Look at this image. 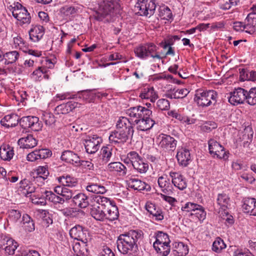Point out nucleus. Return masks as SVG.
Returning <instances> with one entry per match:
<instances>
[{
	"mask_svg": "<svg viewBox=\"0 0 256 256\" xmlns=\"http://www.w3.org/2000/svg\"><path fill=\"white\" fill-rule=\"evenodd\" d=\"M142 238L141 230H130L120 234L116 240L118 250L123 254H132L138 250V240Z\"/></svg>",
	"mask_w": 256,
	"mask_h": 256,
	"instance_id": "1",
	"label": "nucleus"
},
{
	"mask_svg": "<svg viewBox=\"0 0 256 256\" xmlns=\"http://www.w3.org/2000/svg\"><path fill=\"white\" fill-rule=\"evenodd\" d=\"M126 114L132 118H136L134 122L137 125L138 130H149L156 124L155 121L150 118L152 111L140 106L128 109Z\"/></svg>",
	"mask_w": 256,
	"mask_h": 256,
	"instance_id": "2",
	"label": "nucleus"
},
{
	"mask_svg": "<svg viewBox=\"0 0 256 256\" xmlns=\"http://www.w3.org/2000/svg\"><path fill=\"white\" fill-rule=\"evenodd\" d=\"M216 92L214 90H198L195 94L194 100L198 106H208L216 104Z\"/></svg>",
	"mask_w": 256,
	"mask_h": 256,
	"instance_id": "3",
	"label": "nucleus"
},
{
	"mask_svg": "<svg viewBox=\"0 0 256 256\" xmlns=\"http://www.w3.org/2000/svg\"><path fill=\"white\" fill-rule=\"evenodd\" d=\"M158 47L152 43H146L136 48L134 52L136 56L140 59H146L148 56L153 58L162 59V57L156 52Z\"/></svg>",
	"mask_w": 256,
	"mask_h": 256,
	"instance_id": "4",
	"label": "nucleus"
},
{
	"mask_svg": "<svg viewBox=\"0 0 256 256\" xmlns=\"http://www.w3.org/2000/svg\"><path fill=\"white\" fill-rule=\"evenodd\" d=\"M158 146L165 151H174L176 147L177 140L170 135L161 134L156 138Z\"/></svg>",
	"mask_w": 256,
	"mask_h": 256,
	"instance_id": "5",
	"label": "nucleus"
},
{
	"mask_svg": "<svg viewBox=\"0 0 256 256\" xmlns=\"http://www.w3.org/2000/svg\"><path fill=\"white\" fill-rule=\"evenodd\" d=\"M19 124L24 129L31 128L34 131L42 130V124L39 120V118L34 116H23L19 120Z\"/></svg>",
	"mask_w": 256,
	"mask_h": 256,
	"instance_id": "6",
	"label": "nucleus"
},
{
	"mask_svg": "<svg viewBox=\"0 0 256 256\" xmlns=\"http://www.w3.org/2000/svg\"><path fill=\"white\" fill-rule=\"evenodd\" d=\"M102 140L96 134L87 136L84 140V145L87 153L92 154L96 153L100 148Z\"/></svg>",
	"mask_w": 256,
	"mask_h": 256,
	"instance_id": "7",
	"label": "nucleus"
},
{
	"mask_svg": "<svg viewBox=\"0 0 256 256\" xmlns=\"http://www.w3.org/2000/svg\"><path fill=\"white\" fill-rule=\"evenodd\" d=\"M12 16L20 22L21 26L24 24H29L31 22V16L30 14L25 7L19 4L16 8L14 7L12 12Z\"/></svg>",
	"mask_w": 256,
	"mask_h": 256,
	"instance_id": "8",
	"label": "nucleus"
},
{
	"mask_svg": "<svg viewBox=\"0 0 256 256\" xmlns=\"http://www.w3.org/2000/svg\"><path fill=\"white\" fill-rule=\"evenodd\" d=\"M133 135L132 134H128V132L116 129L112 132L109 136V140L112 145L118 144V146H122L128 138H132Z\"/></svg>",
	"mask_w": 256,
	"mask_h": 256,
	"instance_id": "9",
	"label": "nucleus"
},
{
	"mask_svg": "<svg viewBox=\"0 0 256 256\" xmlns=\"http://www.w3.org/2000/svg\"><path fill=\"white\" fill-rule=\"evenodd\" d=\"M70 237L75 240L81 241L84 244H86L90 239L88 230L80 225H76L70 230Z\"/></svg>",
	"mask_w": 256,
	"mask_h": 256,
	"instance_id": "10",
	"label": "nucleus"
},
{
	"mask_svg": "<svg viewBox=\"0 0 256 256\" xmlns=\"http://www.w3.org/2000/svg\"><path fill=\"white\" fill-rule=\"evenodd\" d=\"M246 90L242 88H238L230 93L228 102L233 106L243 104L246 98Z\"/></svg>",
	"mask_w": 256,
	"mask_h": 256,
	"instance_id": "11",
	"label": "nucleus"
},
{
	"mask_svg": "<svg viewBox=\"0 0 256 256\" xmlns=\"http://www.w3.org/2000/svg\"><path fill=\"white\" fill-rule=\"evenodd\" d=\"M242 208L244 212L256 216V200L254 198H244L242 200Z\"/></svg>",
	"mask_w": 256,
	"mask_h": 256,
	"instance_id": "12",
	"label": "nucleus"
},
{
	"mask_svg": "<svg viewBox=\"0 0 256 256\" xmlns=\"http://www.w3.org/2000/svg\"><path fill=\"white\" fill-rule=\"evenodd\" d=\"M114 10V4L110 1L104 2L100 5L97 12L96 19L102 20L106 16L110 14Z\"/></svg>",
	"mask_w": 256,
	"mask_h": 256,
	"instance_id": "13",
	"label": "nucleus"
},
{
	"mask_svg": "<svg viewBox=\"0 0 256 256\" xmlns=\"http://www.w3.org/2000/svg\"><path fill=\"white\" fill-rule=\"evenodd\" d=\"M170 176L171 177L172 184L180 190H184L187 186V183L185 178L179 172H170Z\"/></svg>",
	"mask_w": 256,
	"mask_h": 256,
	"instance_id": "14",
	"label": "nucleus"
},
{
	"mask_svg": "<svg viewBox=\"0 0 256 256\" xmlns=\"http://www.w3.org/2000/svg\"><path fill=\"white\" fill-rule=\"evenodd\" d=\"M176 157L179 164L182 166H186L191 160L190 152L186 148H178Z\"/></svg>",
	"mask_w": 256,
	"mask_h": 256,
	"instance_id": "15",
	"label": "nucleus"
},
{
	"mask_svg": "<svg viewBox=\"0 0 256 256\" xmlns=\"http://www.w3.org/2000/svg\"><path fill=\"white\" fill-rule=\"evenodd\" d=\"M61 160L74 166H78L80 158L78 154L71 150H65L61 155Z\"/></svg>",
	"mask_w": 256,
	"mask_h": 256,
	"instance_id": "16",
	"label": "nucleus"
},
{
	"mask_svg": "<svg viewBox=\"0 0 256 256\" xmlns=\"http://www.w3.org/2000/svg\"><path fill=\"white\" fill-rule=\"evenodd\" d=\"M128 184L129 188L137 190L150 191L151 187L150 184L138 178H130L128 180Z\"/></svg>",
	"mask_w": 256,
	"mask_h": 256,
	"instance_id": "17",
	"label": "nucleus"
},
{
	"mask_svg": "<svg viewBox=\"0 0 256 256\" xmlns=\"http://www.w3.org/2000/svg\"><path fill=\"white\" fill-rule=\"evenodd\" d=\"M134 124H132L127 118L122 116L119 118L116 122V128L134 134Z\"/></svg>",
	"mask_w": 256,
	"mask_h": 256,
	"instance_id": "18",
	"label": "nucleus"
},
{
	"mask_svg": "<svg viewBox=\"0 0 256 256\" xmlns=\"http://www.w3.org/2000/svg\"><path fill=\"white\" fill-rule=\"evenodd\" d=\"M254 132L251 126L246 128L244 131V134L240 137V140H238L237 142H240V146L244 148H249V146L252 141Z\"/></svg>",
	"mask_w": 256,
	"mask_h": 256,
	"instance_id": "19",
	"label": "nucleus"
},
{
	"mask_svg": "<svg viewBox=\"0 0 256 256\" xmlns=\"http://www.w3.org/2000/svg\"><path fill=\"white\" fill-rule=\"evenodd\" d=\"M208 149L210 154H214V156L221 159L224 158V148L219 143L210 140L208 142Z\"/></svg>",
	"mask_w": 256,
	"mask_h": 256,
	"instance_id": "20",
	"label": "nucleus"
},
{
	"mask_svg": "<svg viewBox=\"0 0 256 256\" xmlns=\"http://www.w3.org/2000/svg\"><path fill=\"white\" fill-rule=\"evenodd\" d=\"M78 102H68L58 106L55 108L56 113L58 114H66L72 111L74 109L80 105Z\"/></svg>",
	"mask_w": 256,
	"mask_h": 256,
	"instance_id": "21",
	"label": "nucleus"
},
{
	"mask_svg": "<svg viewBox=\"0 0 256 256\" xmlns=\"http://www.w3.org/2000/svg\"><path fill=\"white\" fill-rule=\"evenodd\" d=\"M18 144L20 148H33L37 145L38 140L32 134L20 138Z\"/></svg>",
	"mask_w": 256,
	"mask_h": 256,
	"instance_id": "22",
	"label": "nucleus"
},
{
	"mask_svg": "<svg viewBox=\"0 0 256 256\" xmlns=\"http://www.w3.org/2000/svg\"><path fill=\"white\" fill-rule=\"evenodd\" d=\"M158 182L162 191L167 194H170L172 193V186L170 183V179L166 175L162 176L158 178Z\"/></svg>",
	"mask_w": 256,
	"mask_h": 256,
	"instance_id": "23",
	"label": "nucleus"
},
{
	"mask_svg": "<svg viewBox=\"0 0 256 256\" xmlns=\"http://www.w3.org/2000/svg\"><path fill=\"white\" fill-rule=\"evenodd\" d=\"M28 33L30 38L32 41L38 42L42 38L44 33V30L42 26H32Z\"/></svg>",
	"mask_w": 256,
	"mask_h": 256,
	"instance_id": "24",
	"label": "nucleus"
},
{
	"mask_svg": "<svg viewBox=\"0 0 256 256\" xmlns=\"http://www.w3.org/2000/svg\"><path fill=\"white\" fill-rule=\"evenodd\" d=\"M140 174L146 173L148 169V164L138 154L132 166Z\"/></svg>",
	"mask_w": 256,
	"mask_h": 256,
	"instance_id": "25",
	"label": "nucleus"
},
{
	"mask_svg": "<svg viewBox=\"0 0 256 256\" xmlns=\"http://www.w3.org/2000/svg\"><path fill=\"white\" fill-rule=\"evenodd\" d=\"M18 115L11 114L6 116L0 121V124L6 128L14 127L19 123Z\"/></svg>",
	"mask_w": 256,
	"mask_h": 256,
	"instance_id": "26",
	"label": "nucleus"
},
{
	"mask_svg": "<svg viewBox=\"0 0 256 256\" xmlns=\"http://www.w3.org/2000/svg\"><path fill=\"white\" fill-rule=\"evenodd\" d=\"M72 202L80 208H86L89 204L88 197L83 193H78L73 196Z\"/></svg>",
	"mask_w": 256,
	"mask_h": 256,
	"instance_id": "27",
	"label": "nucleus"
},
{
	"mask_svg": "<svg viewBox=\"0 0 256 256\" xmlns=\"http://www.w3.org/2000/svg\"><path fill=\"white\" fill-rule=\"evenodd\" d=\"M140 97L142 99L150 100L151 102H154L158 98V95L153 87H146L142 90Z\"/></svg>",
	"mask_w": 256,
	"mask_h": 256,
	"instance_id": "28",
	"label": "nucleus"
},
{
	"mask_svg": "<svg viewBox=\"0 0 256 256\" xmlns=\"http://www.w3.org/2000/svg\"><path fill=\"white\" fill-rule=\"evenodd\" d=\"M14 154L13 148L8 144H2L0 147V158L4 160L10 161Z\"/></svg>",
	"mask_w": 256,
	"mask_h": 256,
	"instance_id": "29",
	"label": "nucleus"
},
{
	"mask_svg": "<svg viewBox=\"0 0 256 256\" xmlns=\"http://www.w3.org/2000/svg\"><path fill=\"white\" fill-rule=\"evenodd\" d=\"M172 248L173 254L176 256H185L188 252V246L182 242H174Z\"/></svg>",
	"mask_w": 256,
	"mask_h": 256,
	"instance_id": "30",
	"label": "nucleus"
},
{
	"mask_svg": "<svg viewBox=\"0 0 256 256\" xmlns=\"http://www.w3.org/2000/svg\"><path fill=\"white\" fill-rule=\"evenodd\" d=\"M108 169L112 172H116L119 176H124L126 174L127 168L120 162H113L109 164Z\"/></svg>",
	"mask_w": 256,
	"mask_h": 256,
	"instance_id": "31",
	"label": "nucleus"
},
{
	"mask_svg": "<svg viewBox=\"0 0 256 256\" xmlns=\"http://www.w3.org/2000/svg\"><path fill=\"white\" fill-rule=\"evenodd\" d=\"M154 237L156 241L153 244V246L156 247V245L170 244V240L168 234L162 231H157L154 233Z\"/></svg>",
	"mask_w": 256,
	"mask_h": 256,
	"instance_id": "32",
	"label": "nucleus"
},
{
	"mask_svg": "<svg viewBox=\"0 0 256 256\" xmlns=\"http://www.w3.org/2000/svg\"><path fill=\"white\" fill-rule=\"evenodd\" d=\"M20 224L22 226L26 232H32L34 230L35 226L34 222L28 214H23Z\"/></svg>",
	"mask_w": 256,
	"mask_h": 256,
	"instance_id": "33",
	"label": "nucleus"
},
{
	"mask_svg": "<svg viewBox=\"0 0 256 256\" xmlns=\"http://www.w3.org/2000/svg\"><path fill=\"white\" fill-rule=\"evenodd\" d=\"M106 209L94 204L90 210L92 216L97 220H103L106 217Z\"/></svg>",
	"mask_w": 256,
	"mask_h": 256,
	"instance_id": "34",
	"label": "nucleus"
},
{
	"mask_svg": "<svg viewBox=\"0 0 256 256\" xmlns=\"http://www.w3.org/2000/svg\"><path fill=\"white\" fill-rule=\"evenodd\" d=\"M118 215V208L114 202L106 210L105 218L109 220L112 221L116 220Z\"/></svg>",
	"mask_w": 256,
	"mask_h": 256,
	"instance_id": "35",
	"label": "nucleus"
},
{
	"mask_svg": "<svg viewBox=\"0 0 256 256\" xmlns=\"http://www.w3.org/2000/svg\"><path fill=\"white\" fill-rule=\"evenodd\" d=\"M3 60H4L5 64H12L15 62L19 58L20 54L16 50L3 52Z\"/></svg>",
	"mask_w": 256,
	"mask_h": 256,
	"instance_id": "36",
	"label": "nucleus"
},
{
	"mask_svg": "<svg viewBox=\"0 0 256 256\" xmlns=\"http://www.w3.org/2000/svg\"><path fill=\"white\" fill-rule=\"evenodd\" d=\"M94 200L96 202V206L106 210L114 202L110 198L101 196L95 197Z\"/></svg>",
	"mask_w": 256,
	"mask_h": 256,
	"instance_id": "37",
	"label": "nucleus"
},
{
	"mask_svg": "<svg viewBox=\"0 0 256 256\" xmlns=\"http://www.w3.org/2000/svg\"><path fill=\"white\" fill-rule=\"evenodd\" d=\"M58 181L63 186L71 188L76 186L78 184L76 179L69 175L60 176L58 178Z\"/></svg>",
	"mask_w": 256,
	"mask_h": 256,
	"instance_id": "38",
	"label": "nucleus"
},
{
	"mask_svg": "<svg viewBox=\"0 0 256 256\" xmlns=\"http://www.w3.org/2000/svg\"><path fill=\"white\" fill-rule=\"evenodd\" d=\"M86 190L92 193L100 194H104L106 191V190L104 186L100 184L94 183H88V185L86 187Z\"/></svg>",
	"mask_w": 256,
	"mask_h": 256,
	"instance_id": "39",
	"label": "nucleus"
},
{
	"mask_svg": "<svg viewBox=\"0 0 256 256\" xmlns=\"http://www.w3.org/2000/svg\"><path fill=\"white\" fill-rule=\"evenodd\" d=\"M78 94L77 98L82 100L84 101L90 102L92 101L96 96V94H94L92 90H86L78 92Z\"/></svg>",
	"mask_w": 256,
	"mask_h": 256,
	"instance_id": "40",
	"label": "nucleus"
},
{
	"mask_svg": "<svg viewBox=\"0 0 256 256\" xmlns=\"http://www.w3.org/2000/svg\"><path fill=\"white\" fill-rule=\"evenodd\" d=\"M245 102L250 106L256 104V88H252L248 91L246 90Z\"/></svg>",
	"mask_w": 256,
	"mask_h": 256,
	"instance_id": "41",
	"label": "nucleus"
},
{
	"mask_svg": "<svg viewBox=\"0 0 256 256\" xmlns=\"http://www.w3.org/2000/svg\"><path fill=\"white\" fill-rule=\"evenodd\" d=\"M146 6L147 0H138L134 6L135 10H138V13L140 16H148Z\"/></svg>",
	"mask_w": 256,
	"mask_h": 256,
	"instance_id": "42",
	"label": "nucleus"
},
{
	"mask_svg": "<svg viewBox=\"0 0 256 256\" xmlns=\"http://www.w3.org/2000/svg\"><path fill=\"white\" fill-rule=\"evenodd\" d=\"M6 244V246L4 248L6 254L13 255L18 246V244L14 240L10 238L7 240Z\"/></svg>",
	"mask_w": 256,
	"mask_h": 256,
	"instance_id": "43",
	"label": "nucleus"
},
{
	"mask_svg": "<svg viewBox=\"0 0 256 256\" xmlns=\"http://www.w3.org/2000/svg\"><path fill=\"white\" fill-rule=\"evenodd\" d=\"M36 172L37 176L36 177V180L37 181L46 180L50 174L48 168L46 166H38Z\"/></svg>",
	"mask_w": 256,
	"mask_h": 256,
	"instance_id": "44",
	"label": "nucleus"
},
{
	"mask_svg": "<svg viewBox=\"0 0 256 256\" xmlns=\"http://www.w3.org/2000/svg\"><path fill=\"white\" fill-rule=\"evenodd\" d=\"M112 148L110 146H103L101 149V156L104 164H106L112 157Z\"/></svg>",
	"mask_w": 256,
	"mask_h": 256,
	"instance_id": "45",
	"label": "nucleus"
},
{
	"mask_svg": "<svg viewBox=\"0 0 256 256\" xmlns=\"http://www.w3.org/2000/svg\"><path fill=\"white\" fill-rule=\"evenodd\" d=\"M196 209L193 210L192 213H190L191 216H194L198 218L200 221H203L206 217V212L204 208L199 204V207H196Z\"/></svg>",
	"mask_w": 256,
	"mask_h": 256,
	"instance_id": "46",
	"label": "nucleus"
},
{
	"mask_svg": "<svg viewBox=\"0 0 256 256\" xmlns=\"http://www.w3.org/2000/svg\"><path fill=\"white\" fill-rule=\"evenodd\" d=\"M154 248L160 256H167L170 250V244H158Z\"/></svg>",
	"mask_w": 256,
	"mask_h": 256,
	"instance_id": "47",
	"label": "nucleus"
},
{
	"mask_svg": "<svg viewBox=\"0 0 256 256\" xmlns=\"http://www.w3.org/2000/svg\"><path fill=\"white\" fill-rule=\"evenodd\" d=\"M158 16L162 19L168 20L172 18V12L168 6H162L160 7Z\"/></svg>",
	"mask_w": 256,
	"mask_h": 256,
	"instance_id": "48",
	"label": "nucleus"
},
{
	"mask_svg": "<svg viewBox=\"0 0 256 256\" xmlns=\"http://www.w3.org/2000/svg\"><path fill=\"white\" fill-rule=\"evenodd\" d=\"M217 206L216 207V210L219 214L220 216L222 218L224 216V196L222 194H218L217 198Z\"/></svg>",
	"mask_w": 256,
	"mask_h": 256,
	"instance_id": "49",
	"label": "nucleus"
},
{
	"mask_svg": "<svg viewBox=\"0 0 256 256\" xmlns=\"http://www.w3.org/2000/svg\"><path fill=\"white\" fill-rule=\"evenodd\" d=\"M13 44L15 48H18L24 52H26V42L20 36H18L13 38Z\"/></svg>",
	"mask_w": 256,
	"mask_h": 256,
	"instance_id": "50",
	"label": "nucleus"
},
{
	"mask_svg": "<svg viewBox=\"0 0 256 256\" xmlns=\"http://www.w3.org/2000/svg\"><path fill=\"white\" fill-rule=\"evenodd\" d=\"M252 12L250 13L246 18L245 21L249 22L250 24L254 28L256 26V6L252 8Z\"/></svg>",
	"mask_w": 256,
	"mask_h": 256,
	"instance_id": "51",
	"label": "nucleus"
},
{
	"mask_svg": "<svg viewBox=\"0 0 256 256\" xmlns=\"http://www.w3.org/2000/svg\"><path fill=\"white\" fill-rule=\"evenodd\" d=\"M42 119L46 126H52L55 122V118L54 114L52 113L44 112L42 115Z\"/></svg>",
	"mask_w": 256,
	"mask_h": 256,
	"instance_id": "52",
	"label": "nucleus"
},
{
	"mask_svg": "<svg viewBox=\"0 0 256 256\" xmlns=\"http://www.w3.org/2000/svg\"><path fill=\"white\" fill-rule=\"evenodd\" d=\"M224 246V242L220 238H217L214 242L212 250L218 253L221 252Z\"/></svg>",
	"mask_w": 256,
	"mask_h": 256,
	"instance_id": "53",
	"label": "nucleus"
},
{
	"mask_svg": "<svg viewBox=\"0 0 256 256\" xmlns=\"http://www.w3.org/2000/svg\"><path fill=\"white\" fill-rule=\"evenodd\" d=\"M21 216L19 210H11L8 212L9 220L12 223H16L20 218Z\"/></svg>",
	"mask_w": 256,
	"mask_h": 256,
	"instance_id": "54",
	"label": "nucleus"
},
{
	"mask_svg": "<svg viewBox=\"0 0 256 256\" xmlns=\"http://www.w3.org/2000/svg\"><path fill=\"white\" fill-rule=\"evenodd\" d=\"M137 155L138 153L134 151L128 152L123 160L124 163L127 164H132V166L134 162L136 161Z\"/></svg>",
	"mask_w": 256,
	"mask_h": 256,
	"instance_id": "55",
	"label": "nucleus"
},
{
	"mask_svg": "<svg viewBox=\"0 0 256 256\" xmlns=\"http://www.w3.org/2000/svg\"><path fill=\"white\" fill-rule=\"evenodd\" d=\"M157 107L162 110H168L170 108V104L168 100L162 98L158 100L156 102Z\"/></svg>",
	"mask_w": 256,
	"mask_h": 256,
	"instance_id": "56",
	"label": "nucleus"
},
{
	"mask_svg": "<svg viewBox=\"0 0 256 256\" xmlns=\"http://www.w3.org/2000/svg\"><path fill=\"white\" fill-rule=\"evenodd\" d=\"M196 207H199V204L195 203L188 202L182 206L181 210L183 212L192 213L193 210L196 209Z\"/></svg>",
	"mask_w": 256,
	"mask_h": 256,
	"instance_id": "57",
	"label": "nucleus"
},
{
	"mask_svg": "<svg viewBox=\"0 0 256 256\" xmlns=\"http://www.w3.org/2000/svg\"><path fill=\"white\" fill-rule=\"evenodd\" d=\"M72 246L74 254V256H82L84 254V252L81 250L80 244L79 242L74 241Z\"/></svg>",
	"mask_w": 256,
	"mask_h": 256,
	"instance_id": "58",
	"label": "nucleus"
},
{
	"mask_svg": "<svg viewBox=\"0 0 256 256\" xmlns=\"http://www.w3.org/2000/svg\"><path fill=\"white\" fill-rule=\"evenodd\" d=\"M77 97L78 94H71L70 92L58 94L56 96V98L60 100L66 99H76Z\"/></svg>",
	"mask_w": 256,
	"mask_h": 256,
	"instance_id": "59",
	"label": "nucleus"
},
{
	"mask_svg": "<svg viewBox=\"0 0 256 256\" xmlns=\"http://www.w3.org/2000/svg\"><path fill=\"white\" fill-rule=\"evenodd\" d=\"M156 8V4L154 0H147L146 10H148V16H152Z\"/></svg>",
	"mask_w": 256,
	"mask_h": 256,
	"instance_id": "60",
	"label": "nucleus"
},
{
	"mask_svg": "<svg viewBox=\"0 0 256 256\" xmlns=\"http://www.w3.org/2000/svg\"><path fill=\"white\" fill-rule=\"evenodd\" d=\"M38 158L39 159L46 158L52 155V152L46 148H42L37 150Z\"/></svg>",
	"mask_w": 256,
	"mask_h": 256,
	"instance_id": "61",
	"label": "nucleus"
},
{
	"mask_svg": "<svg viewBox=\"0 0 256 256\" xmlns=\"http://www.w3.org/2000/svg\"><path fill=\"white\" fill-rule=\"evenodd\" d=\"M42 214L43 216V221L45 223V226H48L50 224H52V219L50 218L49 216V212L48 211L43 210L42 212Z\"/></svg>",
	"mask_w": 256,
	"mask_h": 256,
	"instance_id": "62",
	"label": "nucleus"
},
{
	"mask_svg": "<svg viewBox=\"0 0 256 256\" xmlns=\"http://www.w3.org/2000/svg\"><path fill=\"white\" fill-rule=\"evenodd\" d=\"M78 166H81L86 170H92L94 169V164L90 161L80 160Z\"/></svg>",
	"mask_w": 256,
	"mask_h": 256,
	"instance_id": "63",
	"label": "nucleus"
},
{
	"mask_svg": "<svg viewBox=\"0 0 256 256\" xmlns=\"http://www.w3.org/2000/svg\"><path fill=\"white\" fill-rule=\"evenodd\" d=\"M74 193L72 192V190H70V188L65 187L62 196V198H64V200H68L72 198H73V196H74Z\"/></svg>",
	"mask_w": 256,
	"mask_h": 256,
	"instance_id": "64",
	"label": "nucleus"
}]
</instances>
